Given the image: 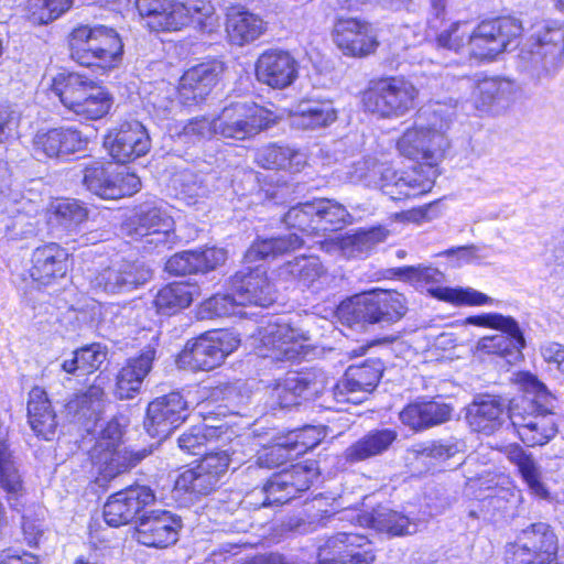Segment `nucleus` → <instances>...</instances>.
<instances>
[{
    "label": "nucleus",
    "mask_w": 564,
    "mask_h": 564,
    "mask_svg": "<svg viewBox=\"0 0 564 564\" xmlns=\"http://www.w3.org/2000/svg\"><path fill=\"white\" fill-rule=\"evenodd\" d=\"M518 380L524 395L509 403V420L528 446L543 445L557 432L553 419L556 399L543 382L529 372L520 373Z\"/></svg>",
    "instance_id": "nucleus-1"
},
{
    "label": "nucleus",
    "mask_w": 564,
    "mask_h": 564,
    "mask_svg": "<svg viewBox=\"0 0 564 564\" xmlns=\"http://www.w3.org/2000/svg\"><path fill=\"white\" fill-rule=\"evenodd\" d=\"M69 51L72 59L77 64L106 74L120 66L123 43L111 28L82 25L70 34Z\"/></svg>",
    "instance_id": "nucleus-2"
},
{
    "label": "nucleus",
    "mask_w": 564,
    "mask_h": 564,
    "mask_svg": "<svg viewBox=\"0 0 564 564\" xmlns=\"http://www.w3.org/2000/svg\"><path fill=\"white\" fill-rule=\"evenodd\" d=\"M351 182L380 186L383 194L393 200L417 197L431 192L432 177L422 176L416 169L398 172L387 163L373 158H365L354 163L349 172Z\"/></svg>",
    "instance_id": "nucleus-3"
},
{
    "label": "nucleus",
    "mask_w": 564,
    "mask_h": 564,
    "mask_svg": "<svg viewBox=\"0 0 564 564\" xmlns=\"http://www.w3.org/2000/svg\"><path fill=\"white\" fill-rule=\"evenodd\" d=\"M122 435L120 423L111 420L101 425L96 443L90 449V459L98 474L96 484L101 488L110 479L135 467L151 454L147 448L122 447Z\"/></svg>",
    "instance_id": "nucleus-4"
},
{
    "label": "nucleus",
    "mask_w": 564,
    "mask_h": 564,
    "mask_svg": "<svg viewBox=\"0 0 564 564\" xmlns=\"http://www.w3.org/2000/svg\"><path fill=\"white\" fill-rule=\"evenodd\" d=\"M52 93L76 116L86 120L105 117L112 97L95 80L79 73H59L52 79Z\"/></svg>",
    "instance_id": "nucleus-5"
},
{
    "label": "nucleus",
    "mask_w": 564,
    "mask_h": 564,
    "mask_svg": "<svg viewBox=\"0 0 564 564\" xmlns=\"http://www.w3.org/2000/svg\"><path fill=\"white\" fill-rule=\"evenodd\" d=\"M406 311L403 294L393 290H378L351 297L339 306L338 314L349 326L365 327L373 324L397 323Z\"/></svg>",
    "instance_id": "nucleus-6"
},
{
    "label": "nucleus",
    "mask_w": 564,
    "mask_h": 564,
    "mask_svg": "<svg viewBox=\"0 0 564 564\" xmlns=\"http://www.w3.org/2000/svg\"><path fill=\"white\" fill-rule=\"evenodd\" d=\"M563 56V30L557 26H543L521 46L517 68L532 79H546L557 73Z\"/></svg>",
    "instance_id": "nucleus-7"
},
{
    "label": "nucleus",
    "mask_w": 564,
    "mask_h": 564,
    "mask_svg": "<svg viewBox=\"0 0 564 564\" xmlns=\"http://www.w3.org/2000/svg\"><path fill=\"white\" fill-rule=\"evenodd\" d=\"M560 541L554 529L545 522H534L522 529L503 547V564H555Z\"/></svg>",
    "instance_id": "nucleus-8"
},
{
    "label": "nucleus",
    "mask_w": 564,
    "mask_h": 564,
    "mask_svg": "<svg viewBox=\"0 0 564 564\" xmlns=\"http://www.w3.org/2000/svg\"><path fill=\"white\" fill-rule=\"evenodd\" d=\"M258 355L276 361H294L311 351L310 334L286 317L270 322L260 330Z\"/></svg>",
    "instance_id": "nucleus-9"
},
{
    "label": "nucleus",
    "mask_w": 564,
    "mask_h": 564,
    "mask_svg": "<svg viewBox=\"0 0 564 564\" xmlns=\"http://www.w3.org/2000/svg\"><path fill=\"white\" fill-rule=\"evenodd\" d=\"M174 219L159 202L141 204L127 225L132 239L143 242L147 251L170 249L176 241Z\"/></svg>",
    "instance_id": "nucleus-10"
},
{
    "label": "nucleus",
    "mask_w": 564,
    "mask_h": 564,
    "mask_svg": "<svg viewBox=\"0 0 564 564\" xmlns=\"http://www.w3.org/2000/svg\"><path fill=\"white\" fill-rule=\"evenodd\" d=\"M419 90L402 77H388L373 82L364 93L365 108L382 118L402 117L412 110Z\"/></svg>",
    "instance_id": "nucleus-11"
},
{
    "label": "nucleus",
    "mask_w": 564,
    "mask_h": 564,
    "mask_svg": "<svg viewBox=\"0 0 564 564\" xmlns=\"http://www.w3.org/2000/svg\"><path fill=\"white\" fill-rule=\"evenodd\" d=\"M239 339L227 330H213L187 341L176 364L192 371H210L220 366L236 350Z\"/></svg>",
    "instance_id": "nucleus-12"
},
{
    "label": "nucleus",
    "mask_w": 564,
    "mask_h": 564,
    "mask_svg": "<svg viewBox=\"0 0 564 564\" xmlns=\"http://www.w3.org/2000/svg\"><path fill=\"white\" fill-rule=\"evenodd\" d=\"M271 111L254 102H234L216 117L217 135L243 141L253 138L274 123Z\"/></svg>",
    "instance_id": "nucleus-13"
},
{
    "label": "nucleus",
    "mask_w": 564,
    "mask_h": 564,
    "mask_svg": "<svg viewBox=\"0 0 564 564\" xmlns=\"http://www.w3.org/2000/svg\"><path fill=\"white\" fill-rule=\"evenodd\" d=\"M521 22L511 17L482 21L469 33L466 57L491 61L522 33Z\"/></svg>",
    "instance_id": "nucleus-14"
},
{
    "label": "nucleus",
    "mask_w": 564,
    "mask_h": 564,
    "mask_svg": "<svg viewBox=\"0 0 564 564\" xmlns=\"http://www.w3.org/2000/svg\"><path fill=\"white\" fill-rule=\"evenodd\" d=\"M183 525L177 513L166 509H145L137 518L131 535L143 547L166 550L178 542Z\"/></svg>",
    "instance_id": "nucleus-15"
},
{
    "label": "nucleus",
    "mask_w": 564,
    "mask_h": 564,
    "mask_svg": "<svg viewBox=\"0 0 564 564\" xmlns=\"http://www.w3.org/2000/svg\"><path fill=\"white\" fill-rule=\"evenodd\" d=\"M83 184L104 199H119L140 191L141 181L134 173L117 171L111 163L94 162L83 170Z\"/></svg>",
    "instance_id": "nucleus-16"
},
{
    "label": "nucleus",
    "mask_w": 564,
    "mask_h": 564,
    "mask_svg": "<svg viewBox=\"0 0 564 564\" xmlns=\"http://www.w3.org/2000/svg\"><path fill=\"white\" fill-rule=\"evenodd\" d=\"M399 152L411 160L422 161L429 166L430 174L425 177L435 178L434 166L444 158L445 151L449 147V140L444 133H431L424 129L423 123H416L408 129L397 143ZM424 174L422 171L416 170Z\"/></svg>",
    "instance_id": "nucleus-17"
},
{
    "label": "nucleus",
    "mask_w": 564,
    "mask_h": 564,
    "mask_svg": "<svg viewBox=\"0 0 564 564\" xmlns=\"http://www.w3.org/2000/svg\"><path fill=\"white\" fill-rule=\"evenodd\" d=\"M104 147L116 162L126 164L144 156L150 151L151 141L141 122L129 120L106 134Z\"/></svg>",
    "instance_id": "nucleus-18"
},
{
    "label": "nucleus",
    "mask_w": 564,
    "mask_h": 564,
    "mask_svg": "<svg viewBox=\"0 0 564 564\" xmlns=\"http://www.w3.org/2000/svg\"><path fill=\"white\" fill-rule=\"evenodd\" d=\"M382 376V362L369 359L361 365H351L344 378L329 391L338 403H360L372 392Z\"/></svg>",
    "instance_id": "nucleus-19"
},
{
    "label": "nucleus",
    "mask_w": 564,
    "mask_h": 564,
    "mask_svg": "<svg viewBox=\"0 0 564 564\" xmlns=\"http://www.w3.org/2000/svg\"><path fill=\"white\" fill-rule=\"evenodd\" d=\"M152 278L151 269L139 261L115 260L94 279V286L106 293H126L143 285Z\"/></svg>",
    "instance_id": "nucleus-20"
},
{
    "label": "nucleus",
    "mask_w": 564,
    "mask_h": 564,
    "mask_svg": "<svg viewBox=\"0 0 564 564\" xmlns=\"http://www.w3.org/2000/svg\"><path fill=\"white\" fill-rule=\"evenodd\" d=\"M186 417L187 402L180 392H171L149 403L144 427L152 437H166Z\"/></svg>",
    "instance_id": "nucleus-21"
},
{
    "label": "nucleus",
    "mask_w": 564,
    "mask_h": 564,
    "mask_svg": "<svg viewBox=\"0 0 564 564\" xmlns=\"http://www.w3.org/2000/svg\"><path fill=\"white\" fill-rule=\"evenodd\" d=\"M337 512H350L343 519L352 524L372 529L389 536H403L411 533L412 520L403 512L378 506L372 510L360 507H343Z\"/></svg>",
    "instance_id": "nucleus-22"
},
{
    "label": "nucleus",
    "mask_w": 564,
    "mask_h": 564,
    "mask_svg": "<svg viewBox=\"0 0 564 564\" xmlns=\"http://www.w3.org/2000/svg\"><path fill=\"white\" fill-rule=\"evenodd\" d=\"M329 557L317 564H372L376 561L373 542L364 534L338 532L325 544Z\"/></svg>",
    "instance_id": "nucleus-23"
},
{
    "label": "nucleus",
    "mask_w": 564,
    "mask_h": 564,
    "mask_svg": "<svg viewBox=\"0 0 564 564\" xmlns=\"http://www.w3.org/2000/svg\"><path fill=\"white\" fill-rule=\"evenodd\" d=\"M230 290L235 292L238 304L269 306L274 301V289L262 265L245 267L230 279Z\"/></svg>",
    "instance_id": "nucleus-24"
},
{
    "label": "nucleus",
    "mask_w": 564,
    "mask_h": 564,
    "mask_svg": "<svg viewBox=\"0 0 564 564\" xmlns=\"http://www.w3.org/2000/svg\"><path fill=\"white\" fill-rule=\"evenodd\" d=\"M334 41L345 55L354 57L369 55L379 45L372 25L358 19H339L334 28Z\"/></svg>",
    "instance_id": "nucleus-25"
},
{
    "label": "nucleus",
    "mask_w": 564,
    "mask_h": 564,
    "mask_svg": "<svg viewBox=\"0 0 564 564\" xmlns=\"http://www.w3.org/2000/svg\"><path fill=\"white\" fill-rule=\"evenodd\" d=\"M297 75L299 63L288 51H264L256 62L258 80L272 88L283 89L292 85Z\"/></svg>",
    "instance_id": "nucleus-26"
},
{
    "label": "nucleus",
    "mask_w": 564,
    "mask_h": 564,
    "mask_svg": "<svg viewBox=\"0 0 564 564\" xmlns=\"http://www.w3.org/2000/svg\"><path fill=\"white\" fill-rule=\"evenodd\" d=\"M88 143L80 131L72 127L39 130L32 141L35 155L45 158H64L82 151Z\"/></svg>",
    "instance_id": "nucleus-27"
},
{
    "label": "nucleus",
    "mask_w": 564,
    "mask_h": 564,
    "mask_svg": "<svg viewBox=\"0 0 564 564\" xmlns=\"http://www.w3.org/2000/svg\"><path fill=\"white\" fill-rule=\"evenodd\" d=\"M509 419V405L499 397L478 395L467 406L466 420L475 432L491 435Z\"/></svg>",
    "instance_id": "nucleus-28"
},
{
    "label": "nucleus",
    "mask_w": 564,
    "mask_h": 564,
    "mask_svg": "<svg viewBox=\"0 0 564 564\" xmlns=\"http://www.w3.org/2000/svg\"><path fill=\"white\" fill-rule=\"evenodd\" d=\"M220 72L218 63H203L186 70L177 87L180 102L193 106L203 101L217 84Z\"/></svg>",
    "instance_id": "nucleus-29"
},
{
    "label": "nucleus",
    "mask_w": 564,
    "mask_h": 564,
    "mask_svg": "<svg viewBox=\"0 0 564 564\" xmlns=\"http://www.w3.org/2000/svg\"><path fill=\"white\" fill-rule=\"evenodd\" d=\"M68 252L57 243L37 247L32 253L30 275L33 281L46 285L67 271Z\"/></svg>",
    "instance_id": "nucleus-30"
},
{
    "label": "nucleus",
    "mask_w": 564,
    "mask_h": 564,
    "mask_svg": "<svg viewBox=\"0 0 564 564\" xmlns=\"http://www.w3.org/2000/svg\"><path fill=\"white\" fill-rule=\"evenodd\" d=\"M154 358V348L147 347L138 357L127 360L116 377L115 393L120 400L133 399L140 393L143 380L150 372Z\"/></svg>",
    "instance_id": "nucleus-31"
},
{
    "label": "nucleus",
    "mask_w": 564,
    "mask_h": 564,
    "mask_svg": "<svg viewBox=\"0 0 564 564\" xmlns=\"http://www.w3.org/2000/svg\"><path fill=\"white\" fill-rule=\"evenodd\" d=\"M267 30V22L243 8H231L226 15V33L231 44L243 46L258 40Z\"/></svg>",
    "instance_id": "nucleus-32"
},
{
    "label": "nucleus",
    "mask_w": 564,
    "mask_h": 564,
    "mask_svg": "<svg viewBox=\"0 0 564 564\" xmlns=\"http://www.w3.org/2000/svg\"><path fill=\"white\" fill-rule=\"evenodd\" d=\"M336 119L337 110L329 100L303 99L291 111V124L302 130L325 128Z\"/></svg>",
    "instance_id": "nucleus-33"
},
{
    "label": "nucleus",
    "mask_w": 564,
    "mask_h": 564,
    "mask_svg": "<svg viewBox=\"0 0 564 564\" xmlns=\"http://www.w3.org/2000/svg\"><path fill=\"white\" fill-rule=\"evenodd\" d=\"M28 417L34 433L50 441L55 436L57 421L47 393L40 387H34L29 393Z\"/></svg>",
    "instance_id": "nucleus-34"
},
{
    "label": "nucleus",
    "mask_w": 564,
    "mask_h": 564,
    "mask_svg": "<svg viewBox=\"0 0 564 564\" xmlns=\"http://www.w3.org/2000/svg\"><path fill=\"white\" fill-rule=\"evenodd\" d=\"M452 411V406L443 402H416L409 404L401 411L400 420L404 425L419 431L448 421Z\"/></svg>",
    "instance_id": "nucleus-35"
},
{
    "label": "nucleus",
    "mask_w": 564,
    "mask_h": 564,
    "mask_svg": "<svg viewBox=\"0 0 564 564\" xmlns=\"http://www.w3.org/2000/svg\"><path fill=\"white\" fill-rule=\"evenodd\" d=\"M513 327H497L500 333L484 337L478 341V349L486 354H494L507 359L509 364L521 357V350L525 346L524 336L518 322L513 318Z\"/></svg>",
    "instance_id": "nucleus-36"
},
{
    "label": "nucleus",
    "mask_w": 564,
    "mask_h": 564,
    "mask_svg": "<svg viewBox=\"0 0 564 564\" xmlns=\"http://www.w3.org/2000/svg\"><path fill=\"white\" fill-rule=\"evenodd\" d=\"M279 278L312 288L326 276V269L316 256H301L284 262L278 270Z\"/></svg>",
    "instance_id": "nucleus-37"
},
{
    "label": "nucleus",
    "mask_w": 564,
    "mask_h": 564,
    "mask_svg": "<svg viewBox=\"0 0 564 564\" xmlns=\"http://www.w3.org/2000/svg\"><path fill=\"white\" fill-rule=\"evenodd\" d=\"M105 392L93 384L85 392L74 395L65 405L67 416L89 431V422H97L102 410Z\"/></svg>",
    "instance_id": "nucleus-38"
},
{
    "label": "nucleus",
    "mask_w": 564,
    "mask_h": 564,
    "mask_svg": "<svg viewBox=\"0 0 564 564\" xmlns=\"http://www.w3.org/2000/svg\"><path fill=\"white\" fill-rule=\"evenodd\" d=\"M398 434L391 429L372 430L345 451V458L358 463L381 455L393 444Z\"/></svg>",
    "instance_id": "nucleus-39"
},
{
    "label": "nucleus",
    "mask_w": 564,
    "mask_h": 564,
    "mask_svg": "<svg viewBox=\"0 0 564 564\" xmlns=\"http://www.w3.org/2000/svg\"><path fill=\"white\" fill-rule=\"evenodd\" d=\"M170 22L165 21L163 25H171V30H177L189 22L197 23L205 28L212 24L215 14L214 6L207 0H184L183 2H173L171 7Z\"/></svg>",
    "instance_id": "nucleus-40"
},
{
    "label": "nucleus",
    "mask_w": 564,
    "mask_h": 564,
    "mask_svg": "<svg viewBox=\"0 0 564 564\" xmlns=\"http://www.w3.org/2000/svg\"><path fill=\"white\" fill-rule=\"evenodd\" d=\"M141 496H108L104 503L102 517L112 528H120L131 523L140 516L148 501L140 500Z\"/></svg>",
    "instance_id": "nucleus-41"
},
{
    "label": "nucleus",
    "mask_w": 564,
    "mask_h": 564,
    "mask_svg": "<svg viewBox=\"0 0 564 564\" xmlns=\"http://www.w3.org/2000/svg\"><path fill=\"white\" fill-rule=\"evenodd\" d=\"M303 243V239L295 232L270 238L259 237L246 251L245 262L250 264L257 260L275 258L301 248Z\"/></svg>",
    "instance_id": "nucleus-42"
},
{
    "label": "nucleus",
    "mask_w": 564,
    "mask_h": 564,
    "mask_svg": "<svg viewBox=\"0 0 564 564\" xmlns=\"http://www.w3.org/2000/svg\"><path fill=\"white\" fill-rule=\"evenodd\" d=\"M220 181L215 173L196 174L185 172L181 176L180 195L188 206L204 204L220 189Z\"/></svg>",
    "instance_id": "nucleus-43"
},
{
    "label": "nucleus",
    "mask_w": 564,
    "mask_h": 564,
    "mask_svg": "<svg viewBox=\"0 0 564 564\" xmlns=\"http://www.w3.org/2000/svg\"><path fill=\"white\" fill-rule=\"evenodd\" d=\"M257 163L268 170L297 173L306 165V155L290 147L270 144L258 152Z\"/></svg>",
    "instance_id": "nucleus-44"
},
{
    "label": "nucleus",
    "mask_w": 564,
    "mask_h": 564,
    "mask_svg": "<svg viewBox=\"0 0 564 564\" xmlns=\"http://www.w3.org/2000/svg\"><path fill=\"white\" fill-rule=\"evenodd\" d=\"M317 391L316 383L306 376L292 373L275 384L272 390V399L280 408H290L297 405L301 399H306Z\"/></svg>",
    "instance_id": "nucleus-45"
},
{
    "label": "nucleus",
    "mask_w": 564,
    "mask_h": 564,
    "mask_svg": "<svg viewBox=\"0 0 564 564\" xmlns=\"http://www.w3.org/2000/svg\"><path fill=\"white\" fill-rule=\"evenodd\" d=\"M193 285L174 282L161 289L155 296V306L161 314L171 315L183 310L193 301Z\"/></svg>",
    "instance_id": "nucleus-46"
},
{
    "label": "nucleus",
    "mask_w": 564,
    "mask_h": 564,
    "mask_svg": "<svg viewBox=\"0 0 564 564\" xmlns=\"http://www.w3.org/2000/svg\"><path fill=\"white\" fill-rule=\"evenodd\" d=\"M350 215L346 208L327 199L315 200V231L319 235L341 229L349 223Z\"/></svg>",
    "instance_id": "nucleus-47"
},
{
    "label": "nucleus",
    "mask_w": 564,
    "mask_h": 564,
    "mask_svg": "<svg viewBox=\"0 0 564 564\" xmlns=\"http://www.w3.org/2000/svg\"><path fill=\"white\" fill-rule=\"evenodd\" d=\"M307 471L302 466H293L291 470H282L278 474H273L262 487L264 494H275L278 491H286L291 494H302L310 487L306 481L303 480L306 477Z\"/></svg>",
    "instance_id": "nucleus-48"
},
{
    "label": "nucleus",
    "mask_w": 564,
    "mask_h": 564,
    "mask_svg": "<svg viewBox=\"0 0 564 564\" xmlns=\"http://www.w3.org/2000/svg\"><path fill=\"white\" fill-rule=\"evenodd\" d=\"M455 110L441 102L430 104L419 110L416 123H423L431 133H444L449 128Z\"/></svg>",
    "instance_id": "nucleus-49"
},
{
    "label": "nucleus",
    "mask_w": 564,
    "mask_h": 564,
    "mask_svg": "<svg viewBox=\"0 0 564 564\" xmlns=\"http://www.w3.org/2000/svg\"><path fill=\"white\" fill-rule=\"evenodd\" d=\"M176 93L175 88L165 82L156 84L144 98L148 110L159 119L169 118L177 106L174 100Z\"/></svg>",
    "instance_id": "nucleus-50"
},
{
    "label": "nucleus",
    "mask_w": 564,
    "mask_h": 564,
    "mask_svg": "<svg viewBox=\"0 0 564 564\" xmlns=\"http://www.w3.org/2000/svg\"><path fill=\"white\" fill-rule=\"evenodd\" d=\"M137 9L140 15L147 19V26L152 31H170L171 25H163L164 20L169 21L171 7L170 0H135Z\"/></svg>",
    "instance_id": "nucleus-51"
},
{
    "label": "nucleus",
    "mask_w": 564,
    "mask_h": 564,
    "mask_svg": "<svg viewBox=\"0 0 564 564\" xmlns=\"http://www.w3.org/2000/svg\"><path fill=\"white\" fill-rule=\"evenodd\" d=\"M87 216V208L76 199H61L53 205L52 221L67 230L75 229Z\"/></svg>",
    "instance_id": "nucleus-52"
},
{
    "label": "nucleus",
    "mask_w": 564,
    "mask_h": 564,
    "mask_svg": "<svg viewBox=\"0 0 564 564\" xmlns=\"http://www.w3.org/2000/svg\"><path fill=\"white\" fill-rule=\"evenodd\" d=\"M389 236V230L382 226L371 227L366 230H359L356 234L346 237L343 242V249L350 248L349 254H361L371 250L378 243L383 242Z\"/></svg>",
    "instance_id": "nucleus-53"
},
{
    "label": "nucleus",
    "mask_w": 564,
    "mask_h": 564,
    "mask_svg": "<svg viewBox=\"0 0 564 564\" xmlns=\"http://www.w3.org/2000/svg\"><path fill=\"white\" fill-rule=\"evenodd\" d=\"M434 297L456 305H485L491 304L494 300L488 295L471 288H443L437 286L431 290Z\"/></svg>",
    "instance_id": "nucleus-54"
},
{
    "label": "nucleus",
    "mask_w": 564,
    "mask_h": 564,
    "mask_svg": "<svg viewBox=\"0 0 564 564\" xmlns=\"http://www.w3.org/2000/svg\"><path fill=\"white\" fill-rule=\"evenodd\" d=\"M219 436L217 427L202 424L192 427L178 438L180 448L188 454L203 455L207 443Z\"/></svg>",
    "instance_id": "nucleus-55"
},
{
    "label": "nucleus",
    "mask_w": 564,
    "mask_h": 564,
    "mask_svg": "<svg viewBox=\"0 0 564 564\" xmlns=\"http://www.w3.org/2000/svg\"><path fill=\"white\" fill-rule=\"evenodd\" d=\"M512 88L513 84L508 79L484 78L477 82L473 94L481 101L482 106H487L507 99L512 93Z\"/></svg>",
    "instance_id": "nucleus-56"
},
{
    "label": "nucleus",
    "mask_w": 564,
    "mask_h": 564,
    "mask_svg": "<svg viewBox=\"0 0 564 564\" xmlns=\"http://www.w3.org/2000/svg\"><path fill=\"white\" fill-rule=\"evenodd\" d=\"M469 33L470 30L468 23L454 22L437 35V46L466 56Z\"/></svg>",
    "instance_id": "nucleus-57"
},
{
    "label": "nucleus",
    "mask_w": 564,
    "mask_h": 564,
    "mask_svg": "<svg viewBox=\"0 0 564 564\" xmlns=\"http://www.w3.org/2000/svg\"><path fill=\"white\" fill-rule=\"evenodd\" d=\"M73 4V0H29V11L33 22L46 24L64 12Z\"/></svg>",
    "instance_id": "nucleus-58"
},
{
    "label": "nucleus",
    "mask_w": 564,
    "mask_h": 564,
    "mask_svg": "<svg viewBox=\"0 0 564 564\" xmlns=\"http://www.w3.org/2000/svg\"><path fill=\"white\" fill-rule=\"evenodd\" d=\"M242 306L238 304L237 296L234 291L229 289L226 294H216L206 300L200 306L202 318L223 317L237 314V308Z\"/></svg>",
    "instance_id": "nucleus-59"
},
{
    "label": "nucleus",
    "mask_w": 564,
    "mask_h": 564,
    "mask_svg": "<svg viewBox=\"0 0 564 564\" xmlns=\"http://www.w3.org/2000/svg\"><path fill=\"white\" fill-rule=\"evenodd\" d=\"M283 221L288 227L296 228L307 235H316L315 200L291 207L284 215Z\"/></svg>",
    "instance_id": "nucleus-60"
},
{
    "label": "nucleus",
    "mask_w": 564,
    "mask_h": 564,
    "mask_svg": "<svg viewBox=\"0 0 564 564\" xmlns=\"http://www.w3.org/2000/svg\"><path fill=\"white\" fill-rule=\"evenodd\" d=\"M324 437L325 431L322 427L311 425L293 431L285 436L295 457L316 447Z\"/></svg>",
    "instance_id": "nucleus-61"
},
{
    "label": "nucleus",
    "mask_w": 564,
    "mask_h": 564,
    "mask_svg": "<svg viewBox=\"0 0 564 564\" xmlns=\"http://www.w3.org/2000/svg\"><path fill=\"white\" fill-rule=\"evenodd\" d=\"M295 456L285 438L279 442L263 446L257 454V465L264 468H274L293 459Z\"/></svg>",
    "instance_id": "nucleus-62"
},
{
    "label": "nucleus",
    "mask_w": 564,
    "mask_h": 564,
    "mask_svg": "<svg viewBox=\"0 0 564 564\" xmlns=\"http://www.w3.org/2000/svg\"><path fill=\"white\" fill-rule=\"evenodd\" d=\"M210 477L200 475L198 469L189 468L178 474L174 480V490L184 494H208Z\"/></svg>",
    "instance_id": "nucleus-63"
},
{
    "label": "nucleus",
    "mask_w": 564,
    "mask_h": 564,
    "mask_svg": "<svg viewBox=\"0 0 564 564\" xmlns=\"http://www.w3.org/2000/svg\"><path fill=\"white\" fill-rule=\"evenodd\" d=\"M510 458L518 466L523 479L534 494H546L542 490L540 471L531 456L527 455L521 448H516L510 453Z\"/></svg>",
    "instance_id": "nucleus-64"
}]
</instances>
